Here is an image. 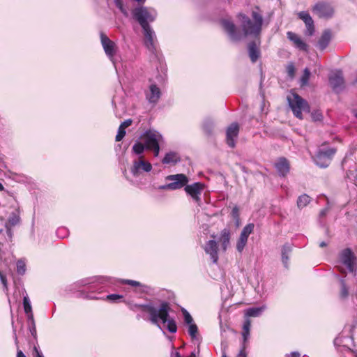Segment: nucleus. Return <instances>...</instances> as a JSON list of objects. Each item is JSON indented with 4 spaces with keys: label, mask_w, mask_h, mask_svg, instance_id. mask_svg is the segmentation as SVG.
I'll return each mask as SVG.
<instances>
[{
    "label": "nucleus",
    "mask_w": 357,
    "mask_h": 357,
    "mask_svg": "<svg viewBox=\"0 0 357 357\" xmlns=\"http://www.w3.org/2000/svg\"><path fill=\"white\" fill-rule=\"evenodd\" d=\"M20 222V217L15 213H13L8 220V225L10 227H13Z\"/></svg>",
    "instance_id": "35"
},
{
    "label": "nucleus",
    "mask_w": 357,
    "mask_h": 357,
    "mask_svg": "<svg viewBox=\"0 0 357 357\" xmlns=\"http://www.w3.org/2000/svg\"><path fill=\"white\" fill-rule=\"evenodd\" d=\"M150 150H152L153 151L154 156L157 157V156H158L159 152H160V145H158L155 147L151 148Z\"/></svg>",
    "instance_id": "54"
},
{
    "label": "nucleus",
    "mask_w": 357,
    "mask_h": 357,
    "mask_svg": "<svg viewBox=\"0 0 357 357\" xmlns=\"http://www.w3.org/2000/svg\"><path fill=\"white\" fill-rule=\"evenodd\" d=\"M161 96L160 88L155 84L149 86V90L146 92V98L149 103L156 104Z\"/></svg>",
    "instance_id": "17"
},
{
    "label": "nucleus",
    "mask_w": 357,
    "mask_h": 357,
    "mask_svg": "<svg viewBox=\"0 0 357 357\" xmlns=\"http://www.w3.org/2000/svg\"><path fill=\"white\" fill-rule=\"evenodd\" d=\"M287 70V73H288L289 75L291 77H293L294 75V72H295V68H294V65L293 64L288 65Z\"/></svg>",
    "instance_id": "49"
},
{
    "label": "nucleus",
    "mask_w": 357,
    "mask_h": 357,
    "mask_svg": "<svg viewBox=\"0 0 357 357\" xmlns=\"http://www.w3.org/2000/svg\"><path fill=\"white\" fill-rule=\"evenodd\" d=\"M182 312L183 314L184 321H185V324L188 325L194 324L193 319H192V316L190 314V313L185 309H183Z\"/></svg>",
    "instance_id": "39"
},
{
    "label": "nucleus",
    "mask_w": 357,
    "mask_h": 357,
    "mask_svg": "<svg viewBox=\"0 0 357 357\" xmlns=\"http://www.w3.org/2000/svg\"><path fill=\"white\" fill-rule=\"evenodd\" d=\"M29 331L33 337H36V324H30Z\"/></svg>",
    "instance_id": "50"
},
{
    "label": "nucleus",
    "mask_w": 357,
    "mask_h": 357,
    "mask_svg": "<svg viewBox=\"0 0 357 357\" xmlns=\"http://www.w3.org/2000/svg\"><path fill=\"white\" fill-rule=\"evenodd\" d=\"M287 357H301V354L298 351H292L287 355Z\"/></svg>",
    "instance_id": "55"
},
{
    "label": "nucleus",
    "mask_w": 357,
    "mask_h": 357,
    "mask_svg": "<svg viewBox=\"0 0 357 357\" xmlns=\"http://www.w3.org/2000/svg\"><path fill=\"white\" fill-rule=\"evenodd\" d=\"M336 152L333 148L320 146L316 155L312 157L314 163L321 168H326L331 162L332 158Z\"/></svg>",
    "instance_id": "6"
},
{
    "label": "nucleus",
    "mask_w": 357,
    "mask_h": 357,
    "mask_svg": "<svg viewBox=\"0 0 357 357\" xmlns=\"http://www.w3.org/2000/svg\"><path fill=\"white\" fill-rule=\"evenodd\" d=\"M204 132L207 135H210L212 134L213 128H214V122L211 119L207 118L206 119L202 125Z\"/></svg>",
    "instance_id": "25"
},
{
    "label": "nucleus",
    "mask_w": 357,
    "mask_h": 357,
    "mask_svg": "<svg viewBox=\"0 0 357 357\" xmlns=\"http://www.w3.org/2000/svg\"><path fill=\"white\" fill-rule=\"evenodd\" d=\"M17 357H26V356L24 354V353L19 350L17 351Z\"/></svg>",
    "instance_id": "58"
},
{
    "label": "nucleus",
    "mask_w": 357,
    "mask_h": 357,
    "mask_svg": "<svg viewBox=\"0 0 357 357\" xmlns=\"http://www.w3.org/2000/svg\"><path fill=\"white\" fill-rule=\"evenodd\" d=\"M336 266L342 273H346L347 271L349 273H356V258L350 249H345L341 252Z\"/></svg>",
    "instance_id": "5"
},
{
    "label": "nucleus",
    "mask_w": 357,
    "mask_h": 357,
    "mask_svg": "<svg viewBox=\"0 0 357 357\" xmlns=\"http://www.w3.org/2000/svg\"><path fill=\"white\" fill-rule=\"evenodd\" d=\"M218 249V248L217 242L214 240H210L207 241L204 246L205 252L210 256L211 259L214 264L218 262L219 258Z\"/></svg>",
    "instance_id": "16"
},
{
    "label": "nucleus",
    "mask_w": 357,
    "mask_h": 357,
    "mask_svg": "<svg viewBox=\"0 0 357 357\" xmlns=\"http://www.w3.org/2000/svg\"><path fill=\"white\" fill-rule=\"evenodd\" d=\"M311 201V198L306 194H303L298 197L297 200V206L300 208L305 207Z\"/></svg>",
    "instance_id": "27"
},
{
    "label": "nucleus",
    "mask_w": 357,
    "mask_h": 357,
    "mask_svg": "<svg viewBox=\"0 0 357 357\" xmlns=\"http://www.w3.org/2000/svg\"><path fill=\"white\" fill-rule=\"evenodd\" d=\"M287 38L293 43L295 47L299 49L300 50L307 52V45L296 33L292 31H288L287 33Z\"/></svg>",
    "instance_id": "18"
},
{
    "label": "nucleus",
    "mask_w": 357,
    "mask_h": 357,
    "mask_svg": "<svg viewBox=\"0 0 357 357\" xmlns=\"http://www.w3.org/2000/svg\"><path fill=\"white\" fill-rule=\"evenodd\" d=\"M152 169L151 164L144 160L143 156H137L132 161L130 172L134 177L143 176L145 173H149Z\"/></svg>",
    "instance_id": "7"
},
{
    "label": "nucleus",
    "mask_w": 357,
    "mask_h": 357,
    "mask_svg": "<svg viewBox=\"0 0 357 357\" xmlns=\"http://www.w3.org/2000/svg\"><path fill=\"white\" fill-rule=\"evenodd\" d=\"M188 333L189 335H190V337L192 338V339H195L197 336V331H198V328L197 326V325L194 323V324H189L188 325Z\"/></svg>",
    "instance_id": "37"
},
{
    "label": "nucleus",
    "mask_w": 357,
    "mask_h": 357,
    "mask_svg": "<svg viewBox=\"0 0 357 357\" xmlns=\"http://www.w3.org/2000/svg\"><path fill=\"white\" fill-rule=\"evenodd\" d=\"M4 190V187L3 185L1 184V183L0 182V191H2Z\"/></svg>",
    "instance_id": "62"
},
{
    "label": "nucleus",
    "mask_w": 357,
    "mask_h": 357,
    "mask_svg": "<svg viewBox=\"0 0 357 357\" xmlns=\"http://www.w3.org/2000/svg\"><path fill=\"white\" fill-rule=\"evenodd\" d=\"M275 169L281 176H285L289 172V163L284 158H280L275 164Z\"/></svg>",
    "instance_id": "19"
},
{
    "label": "nucleus",
    "mask_w": 357,
    "mask_h": 357,
    "mask_svg": "<svg viewBox=\"0 0 357 357\" xmlns=\"http://www.w3.org/2000/svg\"><path fill=\"white\" fill-rule=\"evenodd\" d=\"M196 356V353L195 351H192L190 354V357H195Z\"/></svg>",
    "instance_id": "61"
},
{
    "label": "nucleus",
    "mask_w": 357,
    "mask_h": 357,
    "mask_svg": "<svg viewBox=\"0 0 357 357\" xmlns=\"http://www.w3.org/2000/svg\"><path fill=\"white\" fill-rule=\"evenodd\" d=\"M349 352L353 356V357H357V351L349 349Z\"/></svg>",
    "instance_id": "59"
},
{
    "label": "nucleus",
    "mask_w": 357,
    "mask_h": 357,
    "mask_svg": "<svg viewBox=\"0 0 357 357\" xmlns=\"http://www.w3.org/2000/svg\"><path fill=\"white\" fill-rule=\"evenodd\" d=\"M34 351L36 352L35 357H44L43 354L40 351H38L36 347H34Z\"/></svg>",
    "instance_id": "57"
},
{
    "label": "nucleus",
    "mask_w": 357,
    "mask_h": 357,
    "mask_svg": "<svg viewBox=\"0 0 357 357\" xmlns=\"http://www.w3.org/2000/svg\"><path fill=\"white\" fill-rule=\"evenodd\" d=\"M341 284H342V286H341V291H340V296L342 298H345L348 296L349 291L346 287L344 280H341Z\"/></svg>",
    "instance_id": "41"
},
{
    "label": "nucleus",
    "mask_w": 357,
    "mask_h": 357,
    "mask_svg": "<svg viewBox=\"0 0 357 357\" xmlns=\"http://www.w3.org/2000/svg\"><path fill=\"white\" fill-rule=\"evenodd\" d=\"M306 26V31L305 34L307 36H312L314 32V21H311V22H309V24H305Z\"/></svg>",
    "instance_id": "40"
},
{
    "label": "nucleus",
    "mask_w": 357,
    "mask_h": 357,
    "mask_svg": "<svg viewBox=\"0 0 357 357\" xmlns=\"http://www.w3.org/2000/svg\"><path fill=\"white\" fill-rule=\"evenodd\" d=\"M327 245V243L325 242V241H321L320 243H319V247L321 248H324Z\"/></svg>",
    "instance_id": "60"
},
{
    "label": "nucleus",
    "mask_w": 357,
    "mask_h": 357,
    "mask_svg": "<svg viewBox=\"0 0 357 357\" xmlns=\"http://www.w3.org/2000/svg\"><path fill=\"white\" fill-rule=\"evenodd\" d=\"M250 326H251L250 321L249 319L245 320L243 324V331L242 333L244 342H245L249 337Z\"/></svg>",
    "instance_id": "29"
},
{
    "label": "nucleus",
    "mask_w": 357,
    "mask_h": 357,
    "mask_svg": "<svg viewBox=\"0 0 357 357\" xmlns=\"http://www.w3.org/2000/svg\"><path fill=\"white\" fill-rule=\"evenodd\" d=\"M313 13L319 18L328 19L334 15V8L333 5L327 1H318L312 9Z\"/></svg>",
    "instance_id": "9"
},
{
    "label": "nucleus",
    "mask_w": 357,
    "mask_h": 357,
    "mask_svg": "<svg viewBox=\"0 0 357 357\" xmlns=\"http://www.w3.org/2000/svg\"><path fill=\"white\" fill-rule=\"evenodd\" d=\"M238 132L239 127L237 123H232L227 128L226 131V140L229 147L234 148L235 146Z\"/></svg>",
    "instance_id": "15"
},
{
    "label": "nucleus",
    "mask_w": 357,
    "mask_h": 357,
    "mask_svg": "<svg viewBox=\"0 0 357 357\" xmlns=\"http://www.w3.org/2000/svg\"><path fill=\"white\" fill-rule=\"evenodd\" d=\"M248 53L252 62H256L259 57L260 52L255 42H252L248 45Z\"/></svg>",
    "instance_id": "21"
},
{
    "label": "nucleus",
    "mask_w": 357,
    "mask_h": 357,
    "mask_svg": "<svg viewBox=\"0 0 357 357\" xmlns=\"http://www.w3.org/2000/svg\"><path fill=\"white\" fill-rule=\"evenodd\" d=\"M292 251L291 246L287 243L282 246V261L284 267L288 268V264L289 260V255Z\"/></svg>",
    "instance_id": "22"
},
{
    "label": "nucleus",
    "mask_w": 357,
    "mask_h": 357,
    "mask_svg": "<svg viewBox=\"0 0 357 357\" xmlns=\"http://www.w3.org/2000/svg\"><path fill=\"white\" fill-rule=\"evenodd\" d=\"M23 306L25 313L31 312L32 311L31 302L27 295L24 296L23 298Z\"/></svg>",
    "instance_id": "34"
},
{
    "label": "nucleus",
    "mask_w": 357,
    "mask_h": 357,
    "mask_svg": "<svg viewBox=\"0 0 357 357\" xmlns=\"http://www.w3.org/2000/svg\"><path fill=\"white\" fill-rule=\"evenodd\" d=\"M347 178L351 181L356 186H357V176L353 171L347 173Z\"/></svg>",
    "instance_id": "43"
},
{
    "label": "nucleus",
    "mask_w": 357,
    "mask_h": 357,
    "mask_svg": "<svg viewBox=\"0 0 357 357\" xmlns=\"http://www.w3.org/2000/svg\"><path fill=\"white\" fill-rule=\"evenodd\" d=\"M252 20L244 14L238 15L242 31L238 29L229 19L222 20L221 24L232 41H238L247 36H257L260 34L263 24L262 16L257 12L252 11Z\"/></svg>",
    "instance_id": "1"
},
{
    "label": "nucleus",
    "mask_w": 357,
    "mask_h": 357,
    "mask_svg": "<svg viewBox=\"0 0 357 357\" xmlns=\"http://www.w3.org/2000/svg\"><path fill=\"white\" fill-rule=\"evenodd\" d=\"M254 227V224H248L243 229L239 237L248 240L249 235L253 231Z\"/></svg>",
    "instance_id": "28"
},
{
    "label": "nucleus",
    "mask_w": 357,
    "mask_h": 357,
    "mask_svg": "<svg viewBox=\"0 0 357 357\" xmlns=\"http://www.w3.org/2000/svg\"><path fill=\"white\" fill-rule=\"evenodd\" d=\"M287 101L294 115L299 119H303V112H310L307 102L296 93L288 95Z\"/></svg>",
    "instance_id": "4"
},
{
    "label": "nucleus",
    "mask_w": 357,
    "mask_h": 357,
    "mask_svg": "<svg viewBox=\"0 0 357 357\" xmlns=\"http://www.w3.org/2000/svg\"><path fill=\"white\" fill-rule=\"evenodd\" d=\"M100 40L106 55L111 61H113V57L116 52V44L102 33L100 34Z\"/></svg>",
    "instance_id": "12"
},
{
    "label": "nucleus",
    "mask_w": 357,
    "mask_h": 357,
    "mask_svg": "<svg viewBox=\"0 0 357 357\" xmlns=\"http://www.w3.org/2000/svg\"><path fill=\"white\" fill-rule=\"evenodd\" d=\"M220 242L221 243L222 248L224 250H226L227 247L229 245L230 241V233L229 230L225 229L221 231L220 236Z\"/></svg>",
    "instance_id": "24"
},
{
    "label": "nucleus",
    "mask_w": 357,
    "mask_h": 357,
    "mask_svg": "<svg viewBox=\"0 0 357 357\" xmlns=\"http://www.w3.org/2000/svg\"><path fill=\"white\" fill-rule=\"evenodd\" d=\"M132 16L142 28L145 29L151 27L149 23L155 20L157 12L152 8L139 6L132 10Z\"/></svg>",
    "instance_id": "3"
},
{
    "label": "nucleus",
    "mask_w": 357,
    "mask_h": 357,
    "mask_svg": "<svg viewBox=\"0 0 357 357\" xmlns=\"http://www.w3.org/2000/svg\"><path fill=\"white\" fill-rule=\"evenodd\" d=\"M321 214L322 215H324L325 214V211H322L321 212Z\"/></svg>",
    "instance_id": "63"
},
{
    "label": "nucleus",
    "mask_w": 357,
    "mask_h": 357,
    "mask_svg": "<svg viewBox=\"0 0 357 357\" xmlns=\"http://www.w3.org/2000/svg\"><path fill=\"white\" fill-rule=\"evenodd\" d=\"M143 140L147 150L160 145L163 141L162 136L157 131L148 130L143 135Z\"/></svg>",
    "instance_id": "10"
},
{
    "label": "nucleus",
    "mask_w": 357,
    "mask_h": 357,
    "mask_svg": "<svg viewBox=\"0 0 357 357\" xmlns=\"http://www.w3.org/2000/svg\"><path fill=\"white\" fill-rule=\"evenodd\" d=\"M17 271L20 275H23L26 271V265L24 261L19 260L17 262Z\"/></svg>",
    "instance_id": "38"
},
{
    "label": "nucleus",
    "mask_w": 357,
    "mask_h": 357,
    "mask_svg": "<svg viewBox=\"0 0 357 357\" xmlns=\"http://www.w3.org/2000/svg\"><path fill=\"white\" fill-rule=\"evenodd\" d=\"M298 16L301 20L303 21L305 24H309V22H311V21L313 20L310 14L305 11H301L298 13Z\"/></svg>",
    "instance_id": "31"
},
{
    "label": "nucleus",
    "mask_w": 357,
    "mask_h": 357,
    "mask_svg": "<svg viewBox=\"0 0 357 357\" xmlns=\"http://www.w3.org/2000/svg\"><path fill=\"white\" fill-rule=\"evenodd\" d=\"M114 1L116 6L119 9V10L122 13V14L124 16L128 17V13L123 5V0H114Z\"/></svg>",
    "instance_id": "33"
},
{
    "label": "nucleus",
    "mask_w": 357,
    "mask_h": 357,
    "mask_svg": "<svg viewBox=\"0 0 357 357\" xmlns=\"http://www.w3.org/2000/svg\"><path fill=\"white\" fill-rule=\"evenodd\" d=\"M123 282L125 283V284L133 286V287L140 286V283L139 282H137V281H135V280H123Z\"/></svg>",
    "instance_id": "45"
},
{
    "label": "nucleus",
    "mask_w": 357,
    "mask_h": 357,
    "mask_svg": "<svg viewBox=\"0 0 357 357\" xmlns=\"http://www.w3.org/2000/svg\"><path fill=\"white\" fill-rule=\"evenodd\" d=\"M0 280L2 283V284L3 285L4 289L8 290L7 280H6V276L2 273L1 271H0Z\"/></svg>",
    "instance_id": "46"
},
{
    "label": "nucleus",
    "mask_w": 357,
    "mask_h": 357,
    "mask_svg": "<svg viewBox=\"0 0 357 357\" xmlns=\"http://www.w3.org/2000/svg\"><path fill=\"white\" fill-rule=\"evenodd\" d=\"M139 307H141L142 311L149 314L150 321L156 325L160 329H161V326L159 320H161L163 324L167 323V328L170 333H174L176 332L177 326L175 321L169 318V307L167 303L163 302L158 309L151 304L140 305Z\"/></svg>",
    "instance_id": "2"
},
{
    "label": "nucleus",
    "mask_w": 357,
    "mask_h": 357,
    "mask_svg": "<svg viewBox=\"0 0 357 357\" xmlns=\"http://www.w3.org/2000/svg\"><path fill=\"white\" fill-rule=\"evenodd\" d=\"M132 123V119H129L126 121H124L120 125L121 127L124 128L125 129L130 126Z\"/></svg>",
    "instance_id": "52"
},
{
    "label": "nucleus",
    "mask_w": 357,
    "mask_h": 357,
    "mask_svg": "<svg viewBox=\"0 0 357 357\" xmlns=\"http://www.w3.org/2000/svg\"><path fill=\"white\" fill-rule=\"evenodd\" d=\"M329 83L333 90L336 93L342 91L344 87V82L342 73L338 71L329 77Z\"/></svg>",
    "instance_id": "14"
},
{
    "label": "nucleus",
    "mask_w": 357,
    "mask_h": 357,
    "mask_svg": "<svg viewBox=\"0 0 357 357\" xmlns=\"http://www.w3.org/2000/svg\"><path fill=\"white\" fill-rule=\"evenodd\" d=\"M310 76V71L308 68H305L303 70V74L301 78V84L302 86L306 85L308 83L309 79Z\"/></svg>",
    "instance_id": "32"
},
{
    "label": "nucleus",
    "mask_w": 357,
    "mask_h": 357,
    "mask_svg": "<svg viewBox=\"0 0 357 357\" xmlns=\"http://www.w3.org/2000/svg\"><path fill=\"white\" fill-rule=\"evenodd\" d=\"M354 115H355L356 117H357V111L355 112Z\"/></svg>",
    "instance_id": "64"
},
{
    "label": "nucleus",
    "mask_w": 357,
    "mask_h": 357,
    "mask_svg": "<svg viewBox=\"0 0 357 357\" xmlns=\"http://www.w3.org/2000/svg\"><path fill=\"white\" fill-rule=\"evenodd\" d=\"M126 135V129L121 126L119 127L117 135H116V141L120 142Z\"/></svg>",
    "instance_id": "42"
},
{
    "label": "nucleus",
    "mask_w": 357,
    "mask_h": 357,
    "mask_svg": "<svg viewBox=\"0 0 357 357\" xmlns=\"http://www.w3.org/2000/svg\"><path fill=\"white\" fill-rule=\"evenodd\" d=\"M184 187L185 192L190 195L195 202L199 203L201 201L200 196L204 187V184L200 182H196L191 185L185 184Z\"/></svg>",
    "instance_id": "11"
},
{
    "label": "nucleus",
    "mask_w": 357,
    "mask_h": 357,
    "mask_svg": "<svg viewBox=\"0 0 357 357\" xmlns=\"http://www.w3.org/2000/svg\"><path fill=\"white\" fill-rule=\"evenodd\" d=\"M121 298H122V296L119 295V294H109L106 296V299L112 301H115Z\"/></svg>",
    "instance_id": "44"
},
{
    "label": "nucleus",
    "mask_w": 357,
    "mask_h": 357,
    "mask_svg": "<svg viewBox=\"0 0 357 357\" xmlns=\"http://www.w3.org/2000/svg\"><path fill=\"white\" fill-rule=\"evenodd\" d=\"M26 314L27 315L28 321L31 322L30 324H35V321H34L33 314L32 311L31 312L26 313Z\"/></svg>",
    "instance_id": "53"
},
{
    "label": "nucleus",
    "mask_w": 357,
    "mask_h": 357,
    "mask_svg": "<svg viewBox=\"0 0 357 357\" xmlns=\"http://www.w3.org/2000/svg\"><path fill=\"white\" fill-rule=\"evenodd\" d=\"M231 215L234 219L238 220L239 218L238 208L237 206H234L231 211Z\"/></svg>",
    "instance_id": "47"
},
{
    "label": "nucleus",
    "mask_w": 357,
    "mask_h": 357,
    "mask_svg": "<svg viewBox=\"0 0 357 357\" xmlns=\"http://www.w3.org/2000/svg\"><path fill=\"white\" fill-rule=\"evenodd\" d=\"M265 307H250L245 310V315L248 317H257L261 315Z\"/></svg>",
    "instance_id": "26"
},
{
    "label": "nucleus",
    "mask_w": 357,
    "mask_h": 357,
    "mask_svg": "<svg viewBox=\"0 0 357 357\" xmlns=\"http://www.w3.org/2000/svg\"><path fill=\"white\" fill-rule=\"evenodd\" d=\"M248 240L239 237L236 243V250L241 253L246 245Z\"/></svg>",
    "instance_id": "36"
},
{
    "label": "nucleus",
    "mask_w": 357,
    "mask_h": 357,
    "mask_svg": "<svg viewBox=\"0 0 357 357\" xmlns=\"http://www.w3.org/2000/svg\"><path fill=\"white\" fill-rule=\"evenodd\" d=\"M146 146L144 144L136 142L132 146V152L138 156H141L140 155L144 152Z\"/></svg>",
    "instance_id": "30"
},
{
    "label": "nucleus",
    "mask_w": 357,
    "mask_h": 357,
    "mask_svg": "<svg viewBox=\"0 0 357 357\" xmlns=\"http://www.w3.org/2000/svg\"><path fill=\"white\" fill-rule=\"evenodd\" d=\"M180 161V157L176 152L166 153L162 162L163 164H176Z\"/></svg>",
    "instance_id": "23"
},
{
    "label": "nucleus",
    "mask_w": 357,
    "mask_h": 357,
    "mask_svg": "<svg viewBox=\"0 0 357 357\" xmlns=\"http://www.w3.org/2000/svg\"><path fill=\"white\" fill-rule=\"evenodd\" d=\"M6 232H7L8 236L10 238H11L12 235H13L11 227L8 226V225H6Z\"/></svg>",
    "instance_id": "56"
},
{
    "label": "nucleus",
    "mask_w": 357,
    "mask_h": 357,
    "mask_svg": "<svg viewBox=\"0 0 357 357\" xmlns=\"http://www.w3.org/2000/svg\"><path fill=\"white\" fill-rule=\"evenodd\" d=\"M247 354L245 352V342H243L241 349L240 350L237 357H246Z\"/></svg>",
    "instance_id": "48"
},
{
    "label": "nucleus",
    "mask_w": 357,
    "mask_h": 357,
    "mask_svg": "<svg viewBox=\"0 0 357 357\" xmlns=\"http://www.w3.org/2000/svg\"><path fill=\"white\" fill-rule=\"evenodd\" d=\"M165 179L171 181V183L160 185L158 188L159 190H175L182 188L188 183V178L183 174L169 175Z\"/></svg>",
    "instance_id": "8"
},
{
    "label": "nucleus",
    "mask_w": 357,
    "mask_h": 357,
    "mask_svg": "<svg viewBox=\"0 0 357 357\" xmlns=\"http://www.w3.org/2000/svg\"><path fill=\"white\" fill-rule=\"evenodd\" d=\"M144 31V44L146 48L151 52L155 53L156 51V36L154 31L151 27H147L145 29H142Z\"/></svg>",
    "instance_id": "13"
},
{
    "label": "nucleus",
    "mask_w": 357,
    "mask_h": 357,
    "mask_svg": "<svg viewBox=\"0 0 357 357\" xmlns=\"http://www.w3.org/2000/svg\"><path fill=\"white\" fill-rule=\"evenodd\" d=\"M331 39V32L330 30H325L317 43V47L319 50H324L328 45Z\"/></svg>",
    "instance_id": "20"
},
{
    "label": "nucleus",
    "mask_w": 357,
    "mask_h": 357,
    "mask_svg": "<svg viewBox=\"0 0 357 357\" xmlns=\"http://www.w3.org/2000/svg\"><path fill=\"white\" fill-rule=\"evenodd\" d=\"M312 116L314 121H321L322 119V114L319 112L313 113Z\"/></svg>",
    "instance_id": "51"
}]
</instances>
